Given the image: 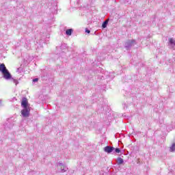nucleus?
Listing matches in <instances>:
<instances>
[{
    "label": "nucleus",
    "instance_id": "1",
    "mask_svg": "<svg viewBox=\"0 0 175 175\" xmlns=\"http://www.w3.org/2000/svg\"><path fill=\"white\" fill-rule=\"evenodd\" d=\"M0 72L3 75V79H5V80H12L15 85H17V84H18V81H17V79H14V78L12 77V74H10L8 68H6V66H5L4 64H0Z\"/></svg>",
    "mask_w": 175,
    "mask_h": 175
},
{
    "label": "nucleus",
    "instance_id": "2",
    "mask_svg": "<svg viewBox=\"0 0 175 175\" xmlns=\"http://www.w3.org/2000/svg\"><path fill=\"white\" fill-rule=\"evenodd\" d=\"M135 44H137L135 40H128L124 44V49L129 50L132 49L133 46H135Z\"/></svg>",
    "mask_w": 175,
    "mask_h": 175
},
{
    "label": "nucleus",
    "instance_id": "3",
    "mask_svg": "<svg viewBox=\"0 0 175 175\" xmlns=\"http://www.w3.org/2000/svg\"><path fill=\"white\" fill-rule=\"evenodd\" d=\"M57 167H59V172L60 173H65V172L68 171V167H66V165H65V164L59 162L57 165Z\"/></svg>",
    "mask_w": 175,
    "mask_h": 175
},
{
    "label": "nucleus",
    "instance_id": "4",
    "mask_svg": "<svg viewBox=\"0 0 175 175\" xmlns=\"http://www.w3.org/2000/svg\"><path fill=\"white\" fill-rule=\"evenodd\" d=\"M31 111V109L29 108H23L21 111V114L24 118H28L29 117V113Z\"/></svg>",
    "mask_w": 175,
    "mask_h": 175
},
{
    "label": "nucleus",
    "instance_id": "5",
    "mask_svg": "<svg viewBox=\"0 0 175 175\" xmlns=\"http://www.w3.org/2000/svg\"><path fill=\"white\" fill-rule=\"evenodd\" d=\"M105 152H107V154H111L113 151H114V147L107 146L104 148Z\"/></svg>",
    "mask_w": 175,
    "mask_h": 175
},
{
    "label": "nucleus",
    "instance_id": "6",
    "mask_svg": "<svg viewBox=\"0 0 175 175\" xmlns=\"http://www.w3.org/2000/svg\"><path fill=\"white\" fill-rule=\"evenodd\" d=\"M168 46L170 49L175 50V40L173 38L169 39Z\"/></svg>",
    "mask_w": 175,
    "mask_h": 175
},
{
    "label": "nucleus",
    "instance_id": "7",
    "mask_svg": "<svg viewBox=\"0 0 175 175\" xmlns=\"http://www.w3.org/2000/svg\"><path fill=\"white\" fill-rule=\"evenodd\" d=\"M21 106L23 107V109H28V101L27 100V98H23L21 103Z\"/></svg>",
    "mask_w": 175,
    "mask_h": 175
},
{
    "label": "nucleus",
    "instance_id": "8",
    "mask_svg": "<svg viewBox=\"0 0 175 175\" xmlns=\"http://www.w3.org/2000/svg\"><path fill=\"white\" fill-rule=\"evenodd\" d=\"M72 33H73L72 29H68L66 31V35H68V36H70Z\"/></svg>",
    "mask_w": 175,
    "mask_h": 175
},
{
    "label": "nucleus",
    "instance_id": "9",
    "mask_svg": "<svg viewBox=\"0 0 175 175\" xmlns=\"http://www.w3.org/2000/svg\"><path fill=\"white\" fill-rule=\"evenodd\" d=\"M124 163V159L121 157H118L117 160V164L118 165H122Z\"/></svg>",
    "mask_w": 175,
    "mask_h": 175
},
{
    "label": "nucleus",
    "instance_id": "10",
    "mask_svg": "<svg viewBox=\"0 0 175 175\" xmlns=\"http://www.w3.org/2000/svg\"><path fill=\"white\" fill-rule=\"evenodd\" d=\"M170 152H175V142L172 144L171 147L170 148Z\"/></svg>",
    "mask_w": 175,
    "mask_h": 175
},
{
    "label": "nucleus",
    "instance_id": "11",
    "mask_svg": "<svg viewBox=\"0 0 175 175\" xmlns=\"http://www.w3.org/2000/svg\"><path fill=\"white\" fill-rule=\"evenodd\" d=\"M107 24H109V20L105 21L102 24V28H106L107 27Z\"/></svg>",
    "mask_w": 175,
    "mask_h": 175
},
{
    "label": "nucleus",
    "instance_id": "12",
    "mask_svg": "<svg viewBox=\"0 0 175 175\" xmlns=\"http://www.w3.org/2000/svg\"><path fill=\"white\" fill-rule=\"evenodd\" d=\"M114 150L117 154H120L121 152V150L118 148H114Z\"/></svg>",
    "mask_w": 175,
    "mask_h": 175
},
{
    "label": "nucleus",
    "instance_id": "13",
    "mask_svg": "<svg viewBox=\"0 0 175 175\" xmlns=\"http://www.w3.org/2000/svg\"><path fill=\"white\" fill-rule=\"evenodd\" d=\"M36 81H39V79L36 78V79H33V83H36Z\"/></svg>",
    "mask_w": 175,
    "mask_h": 175
},
{
    "label": "nucleus",
    "instance_id": "14",
    "mask_svg": "<svg viewBox=\"0 0 175 175\" xmlns=\"http://www.w3.org/2000/svg\"><path fill=\"white\" fill-rule=\"evenodd\" d=\"M85 32H86V33H90L91 32V31H90V29H85Z\"/></svg>",
    "mask_w": 175,
    "mask_h": 175
},
{
    "label": "nucleus",
    "instance_id": "15",
    "mask_svg": "<svg viewBox=\"0 0 175 175\" xmlns=\"http://www.w3.org/2000/svg\"><path fill=\"white\" fill-rule=\"evenodd\" d=\"M2 106V100L0 99V107Z\"/></svg>",
    "mask_w": 175,
    "mask_h": 175
},
{
    "label": "nucleus",
    "instance_id": "16",
    "mask_svg": "<svg viewBox=\"0 0 175 175\" xmlns=\"http://www.w3.org/2000/svg\"><path fill=\"white\" fill-rule=\"evenodd\" d=\"M125 1H126L127 2H129V1H128V0H125Z\"/></svg>",
    "mask_w": 175,
    "mask_h": 175
},
{
    "label": "nucleus",
    "instance_id": "17",
    "mask_svg": "<svg viewBox=\"0 0 175 175\" xmlns=\"http://www.w3.org/2000/svg\"><path fill=\"white\" fill-rule=\"evenodd\" d=\"M124 107H125V104H124Z\"/></svg>",
    "mask_w": 175,
    "mask_h": 175
}]
</instances>
